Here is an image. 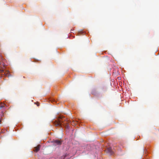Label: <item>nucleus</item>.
Instances as JSON below:
<instances>
[{
    "label": "nucleus",
    "instance_id": "nucleus-1",
    "mask_svg": "<svg viewBox=\"0 0 159 159\" xmlns=\"http://www.w3.org/2000/svg\"><path fill=\"white\" fill-rule=\"evenodd\" d=\"M54 124L56 126H61L62 123L63 122L62 117L61 116L59 117V119L57 120H55Z\"/></svg>",
    "mask_w": 159,
    "mask_h": 159
},
{
    "label": "nucleus",
    "instance_id": "nucleus-2",
    "mask_svg": "<svg viewBox=\"0 0 159 159\" xmlns=\"http://www.w3.org/2000/svg\"><path fill=\"white\" fill-rule=\"evenodd\" d=\"M5 109L4 107L1 106L0 107V124L1 122V120L2 116L4 115Z\"/></svg>",
    "mask_w": 159,
    "mask_h": 159
},
{
    "label": "nucleus",
    "instance_id": "nucleus-3",
    "mask_svg": "<svg viewBox=\"0 0 159 159\" xmlns=\"http://www.w3.org/2000/svg\"><path fill=\"white\" fill-rule=\"evenodd\" d=\"M52 142L53 143V145L54 146H57L61 145V144L62 141L61 140H53L52 141Z\"/></svg>",
    "mask_w": 159,
    "mask_h": 159
},
{
    "label": "nucleus",
    "instance_id": "nucleus-4",
    "mask_svg": "<svg viewBox=\"0 0 159 159\" xmlns=\"http://www.w3.org/2000/svg\"><path fill=\"white\" fill-rule=\"evenodd\" d=\"M40 145H38L36 147H34V151L36 152H37L40 149Z\"/></svg>",
    "mask_w": 159,
    "mask_h": 159
},
{
    "label": "nucleus",
    "instance_id": "nucleus-5",
    "mask_svg": "<svg viewBox=\"0 0 159 159\" xmlns=\"http://www.w3.org/2000/svg\"><path fill=\"white\" fill-rule=\"evenodd\" d=\"M107 152L110 153L111 154H112V152L111 148L110 147H107Z\"/></svg>",
    "mask_w": 159,
    "mask_h": 159
},
{
    "label": "nucleus",
    "instance_id": "nucleus-6",
    "mask_svg": "<svg viewBox=\"0 0 159 159\" xmlns=\"http://www.w3.org/2000/svg\"><path fill=\"white\" fill-rule=\"evenodd\" d=\"M92 93L93 94V95H95L96 94V93H95V92H94V91H93L92 92Z\"/></svg>",
    "mask_w": 159,
    "mask_h": 159
},
{
    "label": "nucleus",
    "instance_id": "nucleus-7",
    "mask_svg": "<svg viewBox=\"0 0 159 159\" xmlns=\"http://www.w3.org/2000/svg\"><path fill=\"white\" fill-rule=\"evenodd\" d=\"M37 104V106H39V104H38V103Z\"/></svg>",
    "mask_w": 159,
    "mask_h": 159
}]
</instances>
